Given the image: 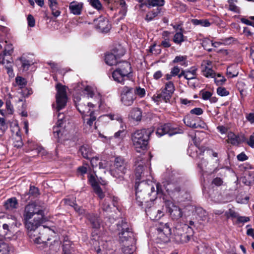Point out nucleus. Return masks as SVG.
<instances>
[{"label": "nucleus", "instance_id": "22", "mask_svg": "<svg viewBox=\"0 0 254 254\" xmlns=\"http://www.w3.org/2000/svg\"><path fill=\"white\" fill-rule=\"evenodd\" d=\"M169 212L172 219L174 220H178L183 216L182 210L178 206L172 205V207L169 209Z\"/></svg>", "mask_w": 254, "mask_h": 254}, {"label": "nucleus", "instance_id": "7", "mask_svg": "<svg viewBox=\"0 0 254 254\" xmlns=\"http://www.w3.org/2000/svg\"><path fill=\"white\" fill-rule=\"evenodd\" d=\"M56 88L57 94L56 99V110L58 112L64 108L67 103V96L66 91V87L61 83L56 85Z\"/></svg>", "mask_w": 254, "mask_h": 254}, {"label": "nucleus", "instance_id": "31", "mask_svg": "<svg viewBox=\"0 0 254 254\" xmlns=\"http://www.w3.org/2000/svg\"><path fill=\"white\" fill-rule=\"evenodd\" d=\"M147 213L150 218L153 220H157L163 215L161 210H158L156 211V210L154 209L148 210Z\"/></svg>", "mask_w": 254, "mask_h": 254}, {"label": "nucleus", "instance_id": "53", "mask_svg": "<svg viewBox=\"0 0 254 254\" xmlns=\"http://www.w3.org/2000/svg\"><path fill=\"white\" fill-rule=\"evenodd\" d=\"M20 60L22 63V66L24 70H28L29 66L33 64V62L29 61L24 58H21Z\"/></svg>", "mask_w": 254, "mask_h": 254}, {"label": "nucleus", "instance_id": "33", "mask_svg": "<svg viewBox=\"0 0 254 254\" xmlns=\"http://www.w3.org/2000/svg\"><path fill=\"white\" fill-rule=\"evenodd\" d=\"M227 75L229 78H233L238 76L239 71L237 65H232L227 68Z\"/></svg>", "mask_w": 254, "mask_h": 254}, {"label": "nucleus", "instance_id": "13", "mask_svg": "<svg viewBox=\"0 0 254 254\" xmlns=\"http://www.w3.org/2000/svg\"><path fill=\"white\" fill-rule=\"evenodd\" d=\"M158 232L157 238L163 243H167L169 241V237L171 234V230L168 223H160L157 228Z\"/></svg>", "mask_w": 254, "mask_h": 254}, {"label": "nucleus", "instance_id": "10", "mask_svg": "<svg viewBox=\"0 0 254 254\" xmlns=\"http://www.w3.org/2000/svg\"><path fill=\"white\" fill-rule=\"evenodd\" d=\"M84 125L85 127L84 129L87 132H91L97 129L96 126L97 115L94 111H91L89 115L82 116Z\"/></svg>", "mask_w": 254, "mask_h": 254}, {"label": "nucleus", "instance_id": "9", "mask_svg": "<svg viewBox=\"0 0 254 254\" xmlns=\"http://www.w3.org/2000/svg\"><path fill=\"white\" fill-rule=\"evenodd\" d=\"M136 99L132 87L125 86L121 92V102L126 106H131Z\"/></svg>", "mask_w": 254, "mask_h": 254}, {"label": "nucleus", "instance_id": "44", "mask_svg": "<svg viewBox=\"0 0 254 254\" xmlns=\"http://www.w3.org/2000/svg\"><path fill=\"white\" fill-rule=\"evenodd\" d=\"M162 89L172 94H173L175 90V85L172 81H168L165 83V87Z\"/></svg>", "mask_w": 254, "mask_h": 254}, {"label": "nucleus", "instance_id": "24", "mask_svg": "<svg viewBox=\"0 0 254 254\" xmlns=\"http://www.w3.org/2000/svg\"><path fill=\"white\" fill-rule=\"evenodd\" d=\"M86 218L90 222L93 228L98 229L100 228V220L97 215L93 213H89L88 214H86Z\"/></svg>", "mask_w": 254, "mask_h": 254}, {"label": "nucleus", "instance_id": "15", "mask_svg": "<svg viewBox=\"0 0 254 254\" xmlns=\"http://www.w3.org/2000/svg\"><path fill=\"white\" fill-rule=\"evenodd\" d=\"M50 231V229L48 227L42 226L40 228L39 233L37 234L35 237L30 238L36 244L43 243L44 245H46V241H49L50 238H47L45 236L46 234Z\"/></svg>", "mask_w": 254, "mask_h": 254}, {"label": "nucleus", "instance_id": "32", "mask_svg": "<svg viewBox=\"0 0 254 254\" xmlns=\"http://www.w3.org/2000/svg\"><path fill=\"white\" fill-rule=\"evenodd\" d=\"M228 142L233 145H238L240 143V139L238 135L230 132L228 134Z\"/></svg>", "mask_w": 254, "mask_h": 254}, {"label": "nucleus", "instance_id": "11", "mask_svg": "<svg viewBox=\"0 0 254 254\" xmlns=\"http://www.w3.org/2000/svg\"><path fill=\"white\" fill-rule=\"evenodd\" d=\"M114 53H108L105 57V61L107 64L110 66L116 65L118 63V59L123 56L125 53V50L122 47L119 49L113 50Z\"/></svg>", "mask_w": 254, "mask_h": 254}, {"label": "nucleus", "instance_id": "36", "mask_svg": "<svg viewBox=\"0 0 254 254\" xmlns=\"http://www.w3.org/2000/svg\"><path fill=\"white\" fill-rule=\"evenodd\" d=\"M237 2V0H228V8L230 11H233L236 13H240V9L238 6H237L236 4Z\"/></svg>", "mask_w": 254, "mask_h": 254}, {"label": "nucleus", "instance_id": "48", "mask_svg": "<svg viewBox=\"0 0 254 254\" xmlns=\"http://www.w3.org/2000/svg\"><path fill=\"white\" fill-rule=\"evenodd\" d=\"M15 82L20 88H23L27 84L26 79L21 76H17L15 78Z\"/></svg>", "mask_w": 254, "mask_h": 254}, {"label": "nucleus", "instance_id": "63", "mask_svg": "<svg viewBox=\"0 0 254 254\" xmlns=\"http://www.w3.org/2000/svg\"><path fill=\"white\" fill-rule=\"evenodd\" d=\"M6 109L9 114H12L13 111V108L10 101L8 100L5 103Z\"/></svg>", "mask_w": 254, "mask_h": 254}, {"label": "nucleus", "instance_id": "38", "mask_svg": "<svg viewBox=\"0 0 254 254\" xmlns=\"http://www.w3.org/2000/svg\"><path fill=\"white\" fill-rule=\"evenodd\" d=\"M237 180H239L240 182H242L247 186H250L253 184L254 180L252 176H243L240 178H237Z\"/></svg>", "mask_w": 254, "mask_h": 254}, {"label": "nucleus", "instance_id": "58", "mask_svg": "<svg viewBox=\"0 0 254 254\" xmlns=\"http://www.w3.org/2000/svg\"><path fill=\"white\" fill-rule=\"evenodd\" d=\"M196 71L197 69L194 67H192L190 70H187V74H189L190 77H191L190 80L196 78Z\"/></svg>", "mask_w": 254, "mask_h": 254}, {"label": "nucleus", "instance_id": "42", "mask_svg": "<svg viewBox=\"0 0 254 254\" xmlns=\"http://www.w3.org/2000/svg\"><path fill=\"white\" fill-rule=\"evenodd\" d=\"M147 3L148 7L157 6V7H160L164 5L165 0H147Z\"/></svg>", "mask_w": 254, "mask_h": 254}, {"label": "nucleus", "instance_id": "57", "mask_svg": "<svg viewBox=\"0 0 254 254\" xmlns=\"http://www.w3.org/2000/svg\"><path fill=\"white\" fill-rule=\"evenodd\" d=\"M106 116L109 117L111 120H117L120 123H122V118L119 114H110Z\"/></svg>", "mask_w": 254, "mask_h": 254}, {"label": "nucleus", "instance_id": "60", "mask_svg": "<svg viewBox=\"0 0 254 254\" xmlns=\"http://www.w3.org/2000/svg\"><path fill=\"white\" fill-rule=\"evenodd\" d=\"M60 248V244L59 242L54 241V244L50 246V249L52 251L51 253L57 252Z\"/></svg>", "mask_w": 254, "mask_h": 254}, {"label": "nucleus", "instance_id": "2", "mask_svg": "<svg viewBox=\"0 0 254 254\" xmlns=\"http://www.w3.org/2000/svg\"><path fill=\"white\" fill-rule=\"evenodd\" d=\"M136 201L138 206L148 201L150 186L148 181L142 179L141 176H136L135 182Z\"/></svg>", "mask_w": 254, "mask_h": 254}, {"label": "nucleus", "instance_id": "26", "mask_svg": "<svg viewBox=\"0 0 254 254\" xmlns=\"http://www.w3.org/2000/svg\"><path fill=\"white\" fill-rule=\"evenodd\" d=\"M186 40V37L184 36L183 29H180V31L176 32L173 37V42L177 44L181 45L183 42Z\"/></svg>", "mask_w": 254, "mask_h": 254}, {"label": "nucleus", "instance_id": "23", "mask_svg": "<svg viewBox=\"0 0 254 254\" xmlns=\"http://www.w3.org/2000/svg\"><path fill=\"white\" fill-rule=\"evenodd\" d=\"M48 5L51 10L52 15L57 17L61 14V11L59 8V4L57 0H48Z\"/></svg>", "mask_w": 254, "mask_h": 254}, {"label": "nucleus", "instance_id": "27", "mask_svg": "<svg viewBox=\"0 0 254 254\" xmlns=\"http://www.w3.org/2000/svg\"><path fill=\"white\" fill-rule=\"evenodd\" d=\"M122 251L126 254H132L136 249L135 244L125 243L122 244Z\"/></svg>", "mask_w": 254, "mask_h": 254}, {"label": "nucleus", "instance_id": "14", "mask_svg": "<svg viewBox=\"0 0 254 254\" xmlns=\"http://www.w3.org/2000/svg\"><path fill=\"white\" fill-rule=\"evenodd\" d=\"M127 162L121 156H117L114 162L113 171L118 174H126L128 169Z\"/></svg>", "mask_w": 254, "mask_h": 254}, {"label": "nucleus", "instance_id": "6", "mask_svg": "<svg viewBox=\"0 0 254 254\" xmlns=\"http://www.w3.org/2000/svg\"><path fill=\"white\" fill-rule=\"evenodd\" d=\"M45 217L38 216L35 217L32 222L30 220H24V223L25 227L28 231V235L30 238H33L37 236L39 233L40 230H38V227L40 225L45 221Z\"/></svg>", "mask_w": 254, "mask_h": 254}, {"label": "nucleus", "instance_id": "17", "mask_svg": "<svg viewBox=\"0 0 254 254\" xmlns=\"http://www.w3.org/2000/svg\"><path fill=\"white\" fill-rule=\"evenodd\" d=\"M173 94L164 90L162 88L161 91L157 92L152 97V99L158 104L159 102H164L168 103L170 102Z\"/></svg>", "mask_w": 254, "mask_h": 254}, {"label": "nucleus", "instance_id": "59", "mask_svg": "<svg viewBox=\"0 0 254 254\" xmlns=\"http://www.w3.org/2000/svg\"><path fill=\"white\" fill-rule=\"evenodd\" d=\"M83 92L84 94L87 95L88 97H92L94 95L92 88L89 86H87L84 89Z\"/></svg>", "mask_w": 254, "mask_h": 254}, {"label": "nucleus", "instance_id": "29", "mask_svg": "<svg viewBox=\"0 0 254 254\" xmlns=\"http://www.w3.org/2000/svg\"><path fill=\"white\" fill-rule=\"evenodd\" d=\"M79 151L85 158L89 159L92 156V149L88 145L82 146L79 149Z\"/></svg>", "mask_w": 254, "mask_h": 254}, {"label": "nucleus", "instance_id": "4", "mask_svg": "<svg viewBox=\"0 0 254 254\" xmlns=\"http://www.w3.org/2000/svg\"><path fill=\"white\" fill-rule=\"evenodd\" d=\"M120 241L121 244L125 243H131L135 244L136 240L134 238L129 224L125 220H122L117 224Z\"/></svg>", "mask_w": 254, "mask_h": 254}, {"label": "nucleus", "instance_id": "49", "mask_svg": "<svg viewBox=\"0 0 254 254\" xmlns=\"http://www.w3.org/2000/svg\"><path fill=\"white\" fill-rule=\"evenodd\" d=\"M13 145L17 148L21 147L23 145L21 137L20 135H18V133H16L15 137L14 138Z\"/></svg>", "mask_w": 254, "mask_h": 254}, {"label": "nucleus", "instance_id": "34", "mask_svg": "<svg viewBox=\"0 0 254 254\" xmlns=\"http://www.w3.org/2000/svg\"><path fill=\"white\" fill-rule=\"evenodd\" d=\"M112 77L116 82L124 84L125 77L122 75V73L118 69H116L112 72Z\"/></svg>", "mask_w": 254, "mask_h": 254}, {"label": "nucleus", "instance_id": "52", "mask_svg": "<svg viewBox=\"0 0 254 254\" xmlns=\"http://www.w3.org/2000/svg\"><path fill=\"white\" fill-rule=\"evenodd\" d=\"M134 95L138 96L140 98H142L145 95V90L144 88H141L140 87H136V88L134 90Z\"/></svg>", "mask_w": 254, "mask_h": 254}, {"label": "nucleus", "instance_id": "51", "mask_svg": "<svg viewBox=\"0 0 254 254\" xmlns=\"http://www.w3.org/2000/svg\"><path fill=\"white\" fill-rule=\"evenodd\" d=\"M91 5L94 8L99 10L102 8V5L99 0H89Z\"/></svg>", "mask_w": 254, "mask_h": 254}, {"label": "nucleus", "instance_id": "55", "mask_svg": "<svg viewBox=\"0 0 254 254\" xmlns=\"http://www.w3.org/2000/svg\"><path fill=\"white\" fill-rule=\"evenodd\" d=\"M217 93L221 96H226L229 94V92L225 88L220 86L217 89Z\"/></svg>", "mask_w": 254, "mask_h": 254}, {"label": "nucleus", "instance_id": "41", "mask_svg": "<svg viewBox=\"0 0 254 254\" xmlns=\"http://www.w3.org/2000/svg\"><path fill=\"white\" fill-rule=\"evenodd\" d=\"M212 42L210 39L207 38H204L201 40V45L204 49L208 52L212 51Z\"/></svg>", "mask_w": 254, "mask_h": 254}, {"label": "nucleus", "instance_id": "30", "mask_svg": "<svg viewBox=\"0 0 254 254\" xmlns=\"http://www.w3.org/2000/svg\"><path fill=\"white\" fill-rule=\"evenodd\" d=\"M18 202L15 197H11L8 199L4 204V206L6 209L12 210L17 207Z\"/></svg>", "mask_w": 254, "mask_h": 254}, {"label": "nucleus", "instance_id": "64", "mask_svg": "<svg viewBox=\"0 0 254 254\" xmlns=\"http://www.w3.org/2000/svg\"><path fill=\"white\" fill-rule=\"evenodd\" d=\"M247 144L251 147L254 148V132L252 134L247 141Z\"/></svg>", "mask_w": 254, "mask_h": 254}, {"label": "nucleus", "instance_id": "47", "mask_svg": "<svg viewBox=\"0 0 254 254\" xmlns=\"http://www.w3.org/2000/svg\"><path fill=\"white\" fill-rule=\"evenodd\" d=\"M90 159H91L90 162L93 168L97 167L98 164H99V168L100 169L104 168L102 166L103 163L99 162V158L98 157H92V156Z\"/></svg>", "mask_w": 254, "mask_h": 254}, {"label": "nucleus", "instance_id": "19", "mask_svg": "<svg viewBox=\"0 0 254 254\" xmlns=\"http://www.w3.org/2000/svg\"><path fill=\"white\" fill-rule=\"evenodd\" d=\"M75 102L77 110L83 116L88 115V113L90 114L92 111L91 108H93L94 107V105L91 103H88L86 105L81 102L80 100H78V99L75 100Z\"/></svg>", "mask_w": 254, "mask_h": 254}, {"label": "nucleus", "instance_id": "12", "mask_svg": "<svg viewBox=\"0 0 254 254\" xmlns=\"http://www.w3.org/2000/svg\"><path fill=\"white\" fill-rule=\"evenodd\" d=\"M183 130L179 128L175 127L171 124H166L159 127L156 132L158 137H161L165 134H168L170 136L182 133Z\"/></svg>", "mask_w": 254, "mask_h": 254}, {"label": "nucleus", "instance_id": "45", "mask_svg": "<svg viewBox=\"0 0 254 254\" xmlns=\"http://www.w3.org/2000/svg\"><path fill=\"white\" fill-rule=\"evenodd\" d=\"M63 247L64 254H70L71 253L72 248L71 246V243L69 241H64Z\"/></svg>", "mask_w": 254, "mask_h": 254}, {"label": "nucleus", "instance_id": "37", "mask_svg": "<svg viewBox=\"0 0 254 254\" xmlns=\"http://www.w3.org/2000/svg\"><path fill=\"white\" fill-rule=\"evenodd\" d=\"M161 9V8L157 7L156 9H154L151 11L148 12L146 15L145 20L147 21L152 20L154 18L156 17L158 14L160 13Z\"/></svg>", "mask_w": 254, "mask_h": 254}, {"label": "nucleus", "instance_id": "21", "mask_svg": "<svg viewBox=\"0 0 254 254\" xmlns=\"http://www.w3.org/2000/svg\"><path fill=\"white\" fill-rule=\"evenodd\" d=\"M119 66L117 69L122 73V75L125 77H128V75L131 72L130 64L126 61L119 63Z\"/></svg>", "mask_w": 254, "mask_h": 254}, {"label": "nucleus", "instance_id": "43", "mask_svg": "<svg viewBox=\"0 0 254 254\" xmlns=\"http://www.w3.org/2000/svg\"><path fill=\"white\" fill-rule=\"evenodd\" d=\"M173 63H180V64L184 66H187L188 65V61H187V58L186 56H176L173 60Z\"/></svg>", "mask_w": 254, "mask_h": 254}, {"label": "nucleus", "instance_id": "20", "mask_svg": "<svg viewBox=\"0 0 254 254\" xmlns=\"http://www.w3.org/2000/svg\"><path fill=\"white\" fill-rule=\"evenodd\" d=\"M83 7V3L77 1H73L69 5V9L70 13L76 15H79L81 13Z\"/></svg>", "mask_w": 254, "mask_h": 254}, {"label": "nucleus", "instance_id": "62", "mask_svg": "<svg viewBox=\"0 0 254 254\" xmlns=\"http://www.w3.org/2000/svg\"><path fill=\"white\" fill-rule=\"evenodd\" d=\"M203 111L200 108H195L190 110V113L191 114H194L196 115H200L202 114Z\"/></svg>", "mask_w": 254, "mask_h": 254}, {"label": "nucleus", "instance_id": "56", "mask_svg": "<svg viewBox=\"0 0 254 254\" xmlns=\"http://www.w3.org/2000/svg\"><path fill=\"white\" fill-rule=\"evenodd\" d=\"M29 194L34 197L37 196L39 195L38 189L34 186H31L29 190Z\"/></svg>", "mask_w": 254, "mask_h": 254}, {"label": "nucleus", "instance_id": "40", "mask_svg": "<svg viewBox=\"0 0 254 254\" xmlns=\"http://www.w3.org/2000/svg\"><path fill=\"white\" fill-rule=\"evenodd\" d=\"M10 248L3 241L0 240V254H9Z\"/></svg>", "mask_w": 254, "mask_h": 254}, {"label": "nucleus", "instance_id": "61", "mask_svg": "<svg viewBox=\"0 0 254 254\" xmlns=\"http://www.w3.org/2000/svg\"><path fill=\"white\" fill-rule=\"evenodd\" d=\"M27 19L28 26L33 27L35 24V20L34 17L32 15L29 14L28 15Z\"/></svg>", "mask_w": 254, "mask_h": 254}, {"label": "nucleus", "instance_id": "16", "mask_svg": "<svg viewBox=\"0 0 254 254\" xmlns=\"http://www.w3.org/2000/svg\"><path fill=\"white\" fill-rule=\"evenodd\" d=\"M95 27L99 31L107 33L111 29V25L108 19L100 17L95 21Z\"/></svg>", "mask_w": 254, "mask_h": 254}, {"label": "nucleus", "instance_id": "54", "mask_svg": "<svg viewBox=\"0 0 254 254\" xmlns=\"http://www.w3.org/2000/svg\"><path fill=\"white\" fill-rule=\"evenodd\" d=\"M74 210L77 213H78L79 215L84 216L85 217H86V214H88L89 213L86 212L84 209L82 208L78 205L75 206Z\"/></svg>", "mask_w": 254, "mask_h": 254}, {"label": "nucleus", "instance_id": "8", "mask_svg": "<svg viewBox=\"0 0 254 254\" xmlns=\"http://www.w3.org/2000/svg\"><path fill=\"white\" fill-rule=\"evenodd\" d=\"M66 122L64 114L63 113H59L58 115V121L56 125L53 127V134L55 138H60L66 135L65 130Z\"/></svg>", "mask_w": 254, "mask_h": 254}, {"label": "nucleus", "instance_id": "3", "mask_svg": "<svg viewBox=\"0 0 254 254\" xmlns=\"http://www.w3.org/2000/svg\"><path fill=\"white\" fill-rule=\"evenodd\" d=\"M45 210L46 206L44 202L35 201L29 203L24 208L23 213V220H30L34 215H36V217H45Z\"/></svg>", "mask_w": 254, "mask_h": 254}, {"label": "nucleus", "instance_id": "39", "mask_svg": "<svg viewBox=\"0 0 254 254\" xmlns=\"http://www.w3.org/2000/svg\"><path fill=\"white\" fill-rule=\"evenodd\" d=\"M192 23L194 25H200L202 27H209L211 24L207 19H193L191 20Z\"/></svg>", "mask_w": 254, "mask_h": 254}, {"label": "nucleus", "instance_id": "46", "mask_svg": "<svg viewBox=\"0 0 254 254\" xmlns=\"http://www.w3.org/2000/svg\"><path fill=\"white\" fill-rule=\"evenodd\" d=\"M214 78L215 83L218 86L222 85L226 81V78L224 76L221 75L220 73L215 75Z\"/></svg>", "mask_w": 254, "mask_h": 254}, {"label": "nucleus", "instance_id": "28", "mask_svg": "<svg viewBox=\"0 0 254 254\" xmlns=\"http://www.w3.org/2000/svg\"><path fill=\"white\" fill-rule=\"evenodd\" d=\"M129 116L135 121H140L142 118V112L138 108H133L130 111Z\"/></svg>", "mask_w": 254, "mask_h": 254}, {"label": "nucleus", "instance_id": "1", "mask_svg": "<svg viewBox=\"0 0 254 254\" xmlns=\"http://www.w3.org/2000/svg\"><path fill=\"white\" fill-rule=\"evenodd\" d=\"M151 131L149 129H138L131 134V139L134 150L139 153L147 149Z\"/></svg>", "mask_w": 254, "mask_h": 254}, {"label": "nucleus", "instance_id": "18", "mask_svg": "<svg viewBox=\"0 0 254 254\" xmlns=\"http://www.w3.org/2000/svg\"><path fill=\"white\" fill-rule=\"evenodd\" d=\"M97 177V176H89L88 181L92 187L95 193L100 199H103L105 196V194L99 185H98L96 180Z\"/></svg>", "mask_w": 254, "mask_h": 254}, {"label": "nucleus", "instance_id": "50", "mask_svg": "<svg viewBox=\"0 0 254 254\" xmlns=\"http://www.w3.org/2000/svg\"><path fill=\"white\" fill-rule=\"evenodd\" d=\"M195 213L201 220H204L206 216V212L202 208L195 209Z\"/></svg>", "mask_w": 254, "mask_h": 254}, {"label": "nucleus", "instance_id": "5", "mask_svg": "<svg viewBox=\"0 0 254 254\" xmlns=\"http://www.w3.org/2000/svg\"><path fill=\"white\" fill-rule=\"evenodd\" d=\"M189 153L192 158L196 160L200 159V161H198L197 167L199 169L200 173H206L211 170V168L207 167V161L202 157L203 152L199 148L195 146H191L189 148Z\"/></svg>", "mask_w": 254, "mask_h": 254}, {"label": "nucleus", "instance_id": "25", "mask_svg": "<svg viewBox=\"0 0 254 254\" xmlns=\"http://www.w3.org/2000/svg\"><path fill=\"white\" fill-rule=\"evenodd\" d=\"M197 118L191 116V115H187L184 118V122L185 124L190 127L193 128H198V126L196 123Z\"/></svg>", "mask_w": 254, "mask_h": 254}, {"label": "nucleus", "instance_id": "35", "mask_svg": "<svg viewBox=\"0 0 254 254\" xmlns=\"http://www.w3.org/2000/svg\"><path fill=\"white\" fill-rule=\"evenodd\" d=\"M203 75L207 78H214L216 75L215 71L209 66L201 67Z\"/></svg>", "mask_w": 254, "mask_h": 254}]
</instances>
